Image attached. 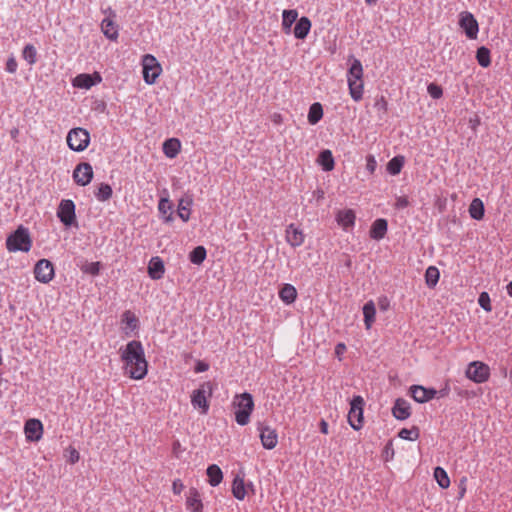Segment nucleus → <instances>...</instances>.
Segmentation results:
<instances>
[{
    "label": "nucleus",
    "mask_w": 512,
    "mask_h": 512,
    "mask_svg": "<svg viewBox=\"0 0 512 512\" xmlns=\"http://www.w3.org/2000/svg\"><path fill=\"white\" fill-rule=\"evenodd\" d=\"M121 360L124 362L126 374L132 379H143L147 374V361L140 341L128 342L124 349H121Z\"/></svg>",
    "instance_id": "f257e3e1"
},
{
    "label": "nucleus",
    "mask_w": 512,
    "mask_h": 512,
    "mask_svg": "<svg viewBox=\"0 0 512 512\" xmlns=\"http://www.w3.org/2000/svg\"><path fill=\"white\" fill-rule=\"evenodd\" d=\"M233 405L237 408L235 411V421L241 426H245L250 421V415L254 409V400L250 393L244 392L236 395Z\"/></svg>",
    "instance_id": "f03ea898"
},
{
    "label": "nucleus",
    "mask_w": 512,
    "mask_h": 512,
    "mask_svg": "<svg viewBox=\"0 0 512 512\" xmlns=\"http://www.w3.org/2000/svg\"><path fill=\"white\" fill-rule=\"evenodd\" d=\"M32 241L27 228L19 226L6 240V247L10 252H28Z\"/></svg>",
    "instance_id": "7ed1b4c3"
},
{
    "label": "nucleus",
    "mask_w": 512,
    "mask_h": 512,
    "mask_svg": "<svg viewBox=\"0 0 512 512\" xmlns=\"http://www.w3.org/2000/svg\"><path fill=\"white\" fill-rule=\"evenodd\" d=\"M89 143L90 134L84 128H73L67 134V144L73 151L81 152L88 147Z\"/></svg>",
    "instance_id": "20e7f679"
},
{
    "label": "nucleus",
    "mask_w": 512,
    "mask_h": 512,
    "mask_svg": "<svg viewBox=\"0 0 512 512\" xmlns=\"http://www.w3.org/2000/svg\"><path fill=\"white\" fill-rule=\"evenodd\" d=\"M212 394V386L210 382L203 383L198 389L194 390L191 395V404L195 409H199L201 414H207L209 410L208 396Z\"/></svg>",
    "instance_id": "39448f33"
},
{
    "label": "nucleus",
    "mask_w": 512,
    "mask_h": 512,
    "mask_svg": "<svg viewBox=\"0 0 512 512\" xmlns=\"http://www.w3.org/2000/svg\"><path fill=\"white\" fill-rule=\"evenodd\" d=\"M142 66L144 81L149 85L154 84L162 71L157 59L153 55L146 54L143 56Z\"/></svg>",
    "instance_id": "423d86ee"
},
{
    "label": "nucleus",
    "mask_w": 512,
    "mask_h": 512,
    "mask_svg": "<svg viewBox=\"0 0 512 512\" xmlns=\"http://www.w3.org/2000/svg\"><path fill=\"white\" fill-rule=\"evenodd\" d=\"M364 403V399L359 395L354 396L350 402L348 422L354 430H359L362 427Z\"/></svg>",
    "instance_id": "0eeeda50"
},
{
    "label": "nucleus",
    "mask_w": 512,
    "mask_h": 512,
    "mask_svg": "<svg viewBox=\"0 0 512 512\" xmlns=\"http://www.w3.org/2000/svg\"><path fill=\"white\" fill-rule=\"evenodd\" d=\"M466 376L475 383H483L490 376V368L483 362L473 361L468 365Z\"/></svg>",
    "instance_id": "6e6552de"
},
{
    "label": "nucleus",
    "mask_w": 512,
    "mask_h": 512,
    "mask_svg": "<svg viewBox=\"0 0 512 512\" xmlns=\"http://www.w3.org/2000/svg\"><path fill=\"white\" fill-rule=\"evenodd\" d=\"M57 216L65 226H71L76 219L74 202L70 199L61 200Z\"/></svg>",
    "instance_id": "1a4fd4ad"
},
{
    "label": "nucleus",
    "mask_w": 512,
    "mask_h": 512,
    "mask_svg": "<svg viewBox=\"0 0 512 512\" xmlns=\"http://www.w3.org/2000/svg\"><path fill=\"white\" fill-rule=\"evenodd\" d=\"M35 278L41 283H49L54 277V266L47 259L39 260L34 267Z\"/></svg>",
    "instance_id": "9d476101"
},
{
    "label": "nucleus",
    "mask_w": 512,
    "mask_h": 512,
    "mask_svg": "<svg viewBox=\"0 0 512 512\" xmlns=\"http://www.w3.org/2000/svg\"><path fill=\"white\" fill-rule=\"evenodd\" d=\"M257 429L260 432V440L262 446L268 450L275 448L278 443V435L276 430L262 422L257 424Z\"/></svg>",
    "instance_id": "9b49d317"
},
{
    "label": "nucleus",
    "mask_w": 512,
    "mask_h": 512,
    "mask_svg": "<svg viewBox=\"0 0 512 512\" xmlns=\"http://www.w3.org/2000/svg\"><path fill=\"white\" fill-rule=\"evenodd\" d=\"M459 24L461 28L465 31L466 36L469 39L477 38V34L479 31L478 22L470 12H462L460 14Z\"/></svg>",
    "instance_id": "f8f14e48"
},
{
    "label": "nucleus",
    "mask_w": 512,
    "mask_h": 512,
    "mask_svg": "<svg viewBox=\"0 0 512 512\" xmlns=\"http://www.w3.org/2000/svg\"><path fill=\"white\" fill-rule=\"evenodd\" d=\"M92 178L93 169L89 163H80L74 169L73 179L78 185L86 186L91 182Z\"/></svg>",
    "instance_id": "ddd939ff"
},
{
    "label": "nucleus",
    "mask_w": 512,
    "mask_h": 512,
    "mask_svg": "<svg viewBox=\"0 0 512 512\" xmlns=\"http://www.w3.org/2000/svg\"><path fill=\"white\" fill-rule=\"evenodd\" d=\"M437 393V390L434 388H426L421 385H412L410 387V395L418 403H426L430 401Z\"/></svg>",
    "instance_id": "4468645a"
},
{
    "label": "nucleus",
    "mask_w": 512,
    "mask_h": 512,
    "mask_svg": "<svg viewBox=\"0 0 512 512\" xmlns=\"http://www.w3.org/2000/svg\"><path fill=\"white\" fill-rule=\"evenodd\" d=\"M102 77L99 73L94 74H79L73 80V85L82 89H90L92 86L100 83Z\"/></svg>",
    "instance_id": "2eb2a0df"
},
{
    "label": "nucleus",
    "mask_w": 512,
    "mask_h": 512,
    "mask_svg": "<svg viewBox=\"0 0 512 512\" xmlns=\"http://www.w3.org/2000/svg\"><path fill=\"white\" fill-rule=\"evenodd\" d=\"M25 435L30 441H38L42 437L43 425L38 419H29L24 426Z\"/></svg>",
    "instance_id": "dca6fc26"
},
{
    "label": "nucleus",
    "mask_w": 512,
    "mask_h": 512,
    "mask_svg": "<svg viewBox=\"0 0 512 512\" xmlns=\"http://www.w3.org/2000/svg\"><path fill=\"white\" fill-rule=\"evenodd\" d=\"M286 240L292 247H299L304 243L305 236L302 230L290 224L286 228Z\"/></svg>",
    "instance_id": "f3484780"
},
{
    "label": "nucleus",
    "mask_w": 512,
    "mask_h": 512,
    "mask_svg": "<svg viewBox=\"0 0 512 512\" xmlns=\"http://www.w3.org/2000/svg\"><path fill=\"white\" fill-rule=\"evenodd\" d=\"M392 414L398 420L407 419L411 414L410 404L405 399L398 398L392 408Z\"/></svg>",
    "instance_id": "a211bd4d"
},
{
    "label": "nucleus",
    "mask_w": 512,
    "mask_h": 512,
    "mask_svg": "<svg viewBox=\"0 0 512 512\" xmlns=\"http://www.w3.org/2000/svg\"><path fill=\"white\" fill-rule=\"evenodd\" d=\"M336 221L344 230H348L355 224V213L351 209L340 210L336 215Z\"/></svg>",
    "instance_id": "6ab92c4d"
},
{
    "label": "nucleus",
    "mask_w": 512,
    "mask_h": 512,
    "mask_svg": "<svg viewBox=\"0 0 512 512\" xmlns=\"http://www.w3.org/2000/svg\"><path fill=\"white\" fill-rule=\"evenodd\" d=\"M186 506L187 509H189L192 512H203V504L197 489L191 488L189 490L186 500Z\"/></svg>",
    "instance_id": "aec40b11"
},
{
    "label": "nucleus",
    "mask_w": 512,
    "mask_h": 512,
    "mask_svg": "<svg viewBox=\"0 0 512 512\" xmlns=\"http://www.w3.org/2000/svg\"><path fill=\"white\" fill-rule=\"evenodd\" d=\"M165 268L164 263L161 260L160 257H153L150 260L149 266H148V274L149 276L154 279L158 280L161 279L164 275Z\"/></svg>",
    "instance_id": "412c9836"
},
{
    "label": "nucleus",
    "mask_w": 512,
    "mask_h": 512,
    "mask_svg": "<svg viewBox=\"0 0 512 512\" xmlns=\"http://www.w3.org/2000/svg\"><path fill=\"white\" fill-rule=\"evenodd\" d=\"M387 227L388 224L385 219L375 220L370 229V237L375 240H381L387 232Z\"/></svg>",
    "instance_id": "4be33fe9"
},
{
    "label": "nucleus",
    "mask_w": 512,
    "mask_h": 512,
    "mask_svg": "<svg viewBox=\"0 0 512 512\" xmlns=\"http://www.w3.org/2000/svg\"><path fill=\"white\" fill-rule=\"evenodd\" d=\"M310 29L311 21L305 16L301 17L294 27L293 33L295 38L304 39L308 35Z\"/></svg>",
    "instance_id": "5701e85b"
},
{
    "label": "nucleus",
    "mask_w": 512,
    "mask_h": 512,
    "mask_svg": "<svg viewBox=\"0 0 512 512\" xmlns=\"http://www.w3.org/2000/svg\"><path fill=\"white\" fill-rule=\"evenodd\" d=\"M101 30L103 34L110 40L118 38V28L115 22L110 18H105L101 22Z\"/></svg>",
    "instance_id": "b1692460"
},
{
    "label": "nucleus",
    "mask_w": 512,
    "mask_h": 512,
    "mask_svg": "<svg viewBox=\"0 0 512 512\" xmlns=\"http://www.w3.org/2000/svg\"><path fill=\"white\" fill-rule=\"evenodd\" d=\"M363 67L358 59H354L347 74V81H363Z\"/></svg>",
    "instance_id": "393cba45"
},
{
    "label": "nucleus",
    "mask_w": 512,
    "mask_h": 512,
    "mask_svg": "<svg viewBox=\"0 0 512 512\" xmlns=\"http://www.w3.org/2000/svg\"><path fill=\"white\" fill-rule=\"evenodd\" d=\"M207 476L209 478V484L213 487L219 485L223 479V473L220 467L216 464H212L207 468Z\"/></svg>",
    "instance_id": "a878e982"
},
{
    "label": "nucleus",
    "mask_w": 512,
    "mask_h": 512,
    "mask_svg": "<svg viewBox=\"0 0 512 512\" xmlns=\"http://www.w3.org/2000/svg\"><path fill=\"white\" fill-rule=\"evenodd\" d=\"M280 299L286 304H291L296 300L297 291L291 284H285L279 291Z\"/></svg>",
    "instance_id": "bb28decb"
},
{
    "label": "nucleus",
    "mask_w": 512,
    "mask_h": 512,
    "mask_svg": "<svg viewBox=\"0 0 512 512\" xmlns=\"http://www.w3.org/2000/svg\"><path fill=\"white\" fill-rule=\"evenodd\" d=\"M192 202L193 201L190 197L181 198L179 201L177 214L184 222H187L190 218V207Z\"/></svg>",
    "instance_id": "cd10ccee"
},
{
    "label": "nucleus",
    "mask_w": 512,
    "mask_h": 512,
    "mask_svg": "<svg viewBox=\"0 0 512 512\" xmlns=\"http://www.w3.org/2000/svg\"><path fill=\"white\" fill-rule=\"evenodd\" d=\"M376 308L373 301H368L363 306L364 323L367 329H370L375 320Z\"/></svg>",
    "instance_id": "c85d7f7f"
},
{
    "label": "nucleus",
    "mask_w": 512,
    "mask_h": 512,
    "mask_svg": "<svg viewBox=\"0 0 512 512\" xmlns=\"http://www.w3.org/2000/svg\"><path fill=\"white\" fill-rule=\"evenodd\" d=\"M180 150V141L178 139H168L163 144L164 154L169 158H174Z\"/></svg>",
    "instance_id": "c756f323"
},
{
    "label": "nucleus",
    "mask_w": 512,
    "mask_h": 512,
    "mask_svg": "<svg viewBox=\"0 0 512 512\" xmlns=\"http://www.w3.org/2000/svg\"><path fill=\"white\" fill-rule=\"evenodd\" d=\"M470 216L475 220H481L484 216V204L481 199L475 198L469 206Z\"/></svg>",
    "instance_id": "7c9ffc66"
},
{
    "label": "nucleus",
    "mask_w": 512,
    "mask_h": 512,
    "mask_svg": "<svg viewBox=\"0 0 512 512\" xmlns=\"http://www.w3.org/2000/svg\"><path fill=\"white\" fill-rule=\"evenodd\" d=\"M298 12L294 9L284 10L282 13V26L283 30L288 33L292 24L297 20Z\"/></svg>",
    "instance_id": "2f4dec72"
},
{
    "label": "nucleus",
    "mask_w": 512,
    "mask_h": 512,
    "mask_svg": "<svg viewBox=\"0 0 512 512\" xmlns=\"http://www.w3.org/2000/svg\"><path fill=\"white\" fill-rule=\"evenodd\" d=\"M318 163L324 171H331L334 168V158L330 150H323L318 157Z\"/></svg>",
    "instance_id": "473e14b6"
},
{
    "label": "nucleus",
    "mask_w": 512,
    "mask_h": 512,
    "mask_svg": "<svg viewBox=\"0 0 512 512\" xmlns=\"http://www.w3.org/2000/svg\"><path fill=\"white\" fill-rule=\"evenodd\" d=\"M158 210L165 222H170L172 220V204L167 198L160 199L158 203Z\"/></svg>",
    "instance_id": "72a5a7b5"
},
{
    "label": "nucleus",
    "mask_w": 512,
    "mask_h": 512,
    "mask_svg": "<svg viewBox=\"0 0 512 512\" xmlns=\"http://www.w3.org/2000/svg\"><path fill=\"white\" fill-rule=\"evenodd\" d=\"M323 116V108L322 105L318 102L313 103L310 106L309 112H308V121L310 124L315 125L320 121V119Z\"/></svg>",
    "instance_id": "f704fd0d"
},
{
    "label": "nucleus",
    "mask_w": 512,
    "mask_h": 512,
    "mask_svg": "<svg viewBox=\"0 0 512 512\" xmlns=\"http://www.w3.org/2000/svg\"><path fill=\"white\" fill-rule=\"evenodd\" d=\"M440 273L437 267L429 266L425 272V282L430 288H434L439 281Z\"/></svg>",
    "instance_id": "c9c22d12"
},
{
    "label": "nucleus",
    "mask_w": 512,
    "mask_h": 512,
    "mask_svg": "<svg viewBox=\"0 0 512 512\" xmlns=\"http://www.w3.org/2000/svg\"><path fill=\"white\" fill-rule=\"evenodd\" d=\"M403 156H395L387 163V171L391 175H397L401 172L404 165Z\"/></svg>",
    "instance_id": "e433bc0d"
},
{
    "label": "nucleus",
    "mask_w": 512,
    "mask_h": 512,
    "mask_svg": "<svg viewBox=\"0 0 512 512\" xmlns=\"http://www.w3.org/2000/svg\"><path fill=\"white\" fill-rule=\"evenodd\" d=\"M232 493L238 500H243L246 496V489L244 480L240 477H236L232 485Z\"/></svg>",
    "instance_id": "4c0bfd02"
},
{
    "label": "nucleus",
    "mask_w": 512,
    "mask_h": 512,
    "mask_svg": "<svg viewBox=\"0 0 512 512\" xmlns=\"http://www.w3.org/2000/svg\"><path fill=\"white\" fill-rule=\"evenodd\" d=\"M476 59L480 66L487 68L491 64L490 50L485 46H481L477 49Z\"/></svg>",
    "instance_id": "58836bf2"
},
{
    "label": "nucleus",
    "mask_w": 512,
    "mask_h": 512,
    "mask_svg": "<svg viewBox=\"0 0 512 512\" xmlns=\"http://www.w3.org/2000/svg\"><path fill=\"white\" fill-rule=\"evenodd\" d=\"M206 255V249L203 246H197L190 252L189 260L193 264L200 265L204 262Z\"/></svg>",
    "instance_id": "ea45409f"
},
{
    "label": "nucleus",
    "mask_w": 512,
    "mask_h": 512,
    "mask_svg": "<svg viewBox=\"0 0 512 512\" xmlns=\"http://www.w3.org/2000/svg\"><path fill=\"white\" fill-rule=\"evenodd\" d=\"M349 92L354 101H360L363 96V81L348 82Z\"/></svg>",
    "instance_id": "a19ab883"
},
{
    "label": "nucleus",
    "mask_w": 512,
    "mask_h": 512,
    "mask_svg": "<svg viewBox=\"0 0 512 512\" xmlns=\"http://www.w3.org/2000/svg\"><path fill=\"white\" fill-rule=\"evenodd\" d=\"M23 59L29 64L33 65L37 61V50L34 45L27 44L22 51Z\"/></svg>",
    "instance_id": "79ce46f5"
},
{
    "label": "nucleus",
    "mask_w": 512,
    "mask_h": 512,
    "mask_svg": "<svg viewBox=\"0 0 512 512\" xmlns=\"http://www.w3.org/2000/svg\"><path fill=\"white\" fill-rule=\"evenodd\" d=\"M434 477L441 488H448L450 485V479L447 472L442 467H436L434 469Z\"/></svg>",
    "instance_id": "37998d69"
},
{
    "label": "nucleus",
    "mask_w": 512,
    "mask_h": 512,
    "mask_svg": "<svg viewBox=\"0 0 512 512\" xmlns=\"http://www.w3.org/2000/svg\"><path fill=\"white\" fill-rule=\"evenodd\" d=\"M111 196L112 188L109 184L106 183H101L97 191H95V197L101 202L109 200Z\"/></svg>",
    "instance_id": "c03bdc74"
},
{
    "label": "nucleus",
    "mask_w": 512,
    "mask_h": 512,
    "mask_svg": "<svg viewBox=\"0 0 512 512\" xmlns=\"http://www.w3.org/2000/svg\"><path fill=\"white\" fill-rule=\"evenodd\" d=\"M398 436L404 440L415 441L419 438V429L417 427L411 429L403 428L400 430Z\"/></svg>",
    "instance_id": "a18cd8bd"
},
{
    "label": "nucleus",
    "mask_w": 512,
    "mask_h": 512,
    "mask_svg": "<svg viewBox=\"0 0 512 512\" xmlns=\"http://www.w3.org/2000/svg\"><path fill=\"white\" fill-rule=\"evenodd\" d=\"M122 322L125 323L127 328L131 331L135 330L138 325L137 317L129 310L124 312Z\"/></svg>",
    "instance_id": "49530a36"
},
{
    "label": "nucleus",
    "mask_w": 512,
    "mask_h": 512,
    "mask_svg": "<svg viewBox=\"0 0 512 512\" xmlns=\"http://www.w3.org/2000/svg\"><path fill=\"white\" fill-rule=\"evenodd\" d=\"M478 304L486 312L492 311L490 296L487 292L480 293L478 298Z\"/></svg>",
    "instance_id": "de8ad7c7"
},
{
    "label": "nucleus",
    "mask_w": 512,
    "mask_h": 512,
    "mask_svg": "<svg viewBox=\"0 0 512 512\" xmlns=\"http://www.w3.org/2000/svg\"><path fill=\"white\" fill-rule=\"evenodd\" d=\"M81 270L87 274L97 275L100 270V263L99 262H86L84 265L81 266Z\"/></svg>",
    "instance_id": "09e8293b"
},
{
    "label": "nucleus",
    "mask_w": 512,
    "mask_h": 512,
    "mask_svg": "<svg viewBox=\"0 0 512 512\" xmlns=\"http://www.w3.org/2000/svg\"><path fill=\"white\" fill-rule=\"evenodd\" d=\"M427 91L433 99H439L443 95L442 88L435 83H430L427 87Z\"/></svg>",
    "instance_id": "8fccbe9b"
},
{
    "label": "nucleus",
    "mask_w": 512,
    "mask_h": 512,
    "mask_svg": "<svg viewBox=\"0 0 512 512\" xmlns=\"http://www.w3.org/2000/svg\"><path fill=\"white\" fill-rule=\"evenodd\" d=\"M376 167H377V162H376L374 156H372V155L367 156V158H366V169L370 173H374Z\"/></svg>",
    "instance_id": "3c124183"
},
{
    "label": "nucleus",
    "mask_w": 512,
    "mask_h": 512,
    "mask_svg": "<svg viewBox=\"0 0 512 512\" xmlns=\"http://www.w3.org/2000/svg\"><path fill=\"white\" fill-rule=\"evenodd\" d=\"M409 205L408 198L406 196H399L396 199L395 207L397 209H404Z\"/></svg>",
    "instance_id": "603ef678"
},
{
    "label": "nucleus",
    "mask_w": 512,
    "mask_h": 512,
    "mask_svg": "<svg viewBox=\"0 0 512 512\" xmlns=\"http://www.w3.org/2000/svg\"><path fill=\"white\" fill-rule=\"evenodd\" d=\"M17 62L15 60V58L11 57L7 60V63H6V70L7 72L9 73H15L16 70H17Z\"/></svg>",
    "instance_id": "864d4df0"
},
{
    "label": "nucleus",
    "mask_w": 512,
    "mask_h": 512,
    "mask_svg": "<svg viewBox=\"0 0 512 512\" xmlns=\"http://www.w3.org/2000/svg\"><path fill=\"white\" fill-rule=\"evenodd\" d=\"M346 346L344 343H338L335 347V354L339 360H341V355L345 352Z\"/></svg>",
    "instance_id": "5fc2aeb1"
},
{
    "label": "nucleus",
    "mask_w": 512,
    "mask_h": 512,
    "mask_svg": "<svg viewBox=\"0 0 512 512\" xmlns=\"http://www.w3.org/2000/svg\"><path fill=\"white\" fill-rule=\"evenodd\" d=\"M69 460L73 464L79 460V452L76 449L72 448L70 450Z\"/></svg>",
    "instance_id": "6e6d98bb"
},
{
    "label": "nucleus",
    "mask_w": 512,
    "mask_h": 512,
    "mask_svg": "<svg viewBox=\"0 0 512 512\" xmlns=\"http://www.w3.org/2000/svg\"><path fill=\"white\" fill-rule=\"evenodd\" d=\"M183 488L182 483H178V481L173 482V491L175 494H179Z\"/></svg>",
    "instance_id": "4d7b16f0"
},
{
    "label": "nucleus",
    "mask_w": 512,
    "mask_h": 512,
    "mask_svg": "<svg viewBox=\"0 0 512 512\" xmlns=\"http://www.w3.org/2000/svg\"><path fill=\"white\" fill-rule=\"evenodd\" d=\"M208 369V365L204 362H199L196 366V372H204Z\"/></svg>",
    "instance_id": "13d9d810"
},
{
    "label": "nucleus",
    "mask_w": 512,
    "mask_h": 512,
    "mask_svg": "<svg viewBox=\"0 0 512 512\" xmlns=\"http://www.w3.org/2000/svg\"><path fill=\"white\" fill-rule=\"evenodd\" d=\"M320 431L323 434H327L328 433V423L325 420H323V419L320 422Z\"/></svg>",
    "instance_id": "bf43d9fd"
},
{
    "label": "nucleus",
    "mask_w": 512,
    "mask_h": 512,
    "mask_svg": "<svg viewBox=\"0 0 512 512\" xmlns=\"http://www.w3.org/2000/svg\"><path fill=\"white\" fill-rule=\"evenodd\" d=\"M465 482H466V478H463L461 480V485H464ZM465 492H466V488L464 486H462L460 489V493H459L460 498H462L464 496Z\"/></svg>",
    "instance_id": "052dcab7"
},
{
    "label": "nucleus",
    "mask_w": 512,
    "mask_h": 512,
    "mask_svg": "<svg viewBox=\"0 0 512 512\" xmlns=\"http://www.w3.org/2000/svg\"><path fill=\"white\" fill-rule=\"evenodd\" d=\"M507 293L510 297H512V281L509 282L506 286Z\"/></svg>",
    "instance_id": "680f3d73"
},
{
    "label": "nucleus",
    "mask_w": 512,
    "mask_h": 512,
    "mask_svg": "<svg viewBox=\"0 0 512 512\" xmlns=\"http://www.w3.org/2000/svg\"><path fill=\"white\" fill-rule=\"evenodd\" d=\"M366 4L371 6V5H375L377 0H365Z\"/></svg>",
    "instance_id": "e2e57ef3"
}]
</instances>
